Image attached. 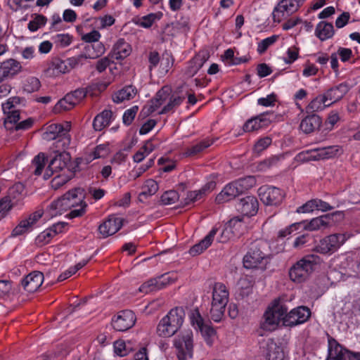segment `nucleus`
<instances>
[{
	"mask_svg": "<svg viewBox=\"0 0 360 360\" xmlns=\"http://www.w3.org/2000/svg\"><path fill=\"white\" fill-rule=\"evenodd\" d=\"M186 97V93L180 94L179 86L176 89L172 95L169 98V102L165 105L163 108L159 112V114H166L174 110L176 108L179 106Z\"/></svg>",
	"mask_w": 360,
	"mask_h": 360,
	"instance_id": "obj_29",
	"label": "nucleus"
},
{
	"mask_svg": "<svg viewBox=\"0 0 360 360\" xmlns=\"http://www.w3.org/2000/svg\"><path fill=\"white\" fill-rule=\"evenodd\" d=\"M44 282V274L37 271H32L25 276L21 281L25 290L28 292L37 291Z\"/></svg>",
	"mask_w": 360,
	"mask_h": 360,
	"instance_id": "obj_21",
	"label": "nucleus"
},
{
	"mask_svg": "<svg viewBox=\"0 0 360 360\" xmlns=\"http://www.w3.org/2000/svg\"><path fill=\"white\" fill-rule=\"evenodd\" d=\"M138 110H139V107L137 105H134V106H132L131 108L127 110L124 112V115L122 117V120H123V123L125 125L129 126L132 123V122L138 112Z\"/></svg>",
	"mask_w": 360,
	"mask_h": 360,
	"instance_id": "obj_57",
	"label": "nucleus"
},
{
	"mask_svg": "<svg viewBox=\"0 0 360 360\" xmlns=\"http://www.w3.org/2000/svg\"><path fill=\"white\" fill-rule=\"evenodd\" d=\"M179 195L174 190L165 191L160 197L161 204L163 205H169L174 204L179 200Z\"/></svg>",
	"mask_w": 360,
	"mask_h": 360,
	"instance_id": "obj_48",
	"label": "nucleus"
},
{
	"mask_svg": "<svg viewBox=\"0 0 360 360\" xmlns=\"http://www.w3.org/2000/svg\"><path fill=\"white\" fill-rule=\"evenodd\" d=\"M66 60H54L45 70V74L48 77H57L61 74L69 72Z\"/></svg>",
	"mask_w": 360,
	"mask_h": 360,
	"instance_id": "obj_30",
	"label": "nucleus"
},
{
	"mask_svg": "<svg viewBox=\"0 0 360 360\" xmlns=\"http://www.w3.org/2000/svg\"><path fill=\"white\" fill-rule=\"evenodd\" d=\"M338 151L335 146L317 148L299 153L296 156V160L301 162H309L329 159L334 157Z\"/></svg>",
	"mask_w": 360,
	"mask_h": 360,
	"instance_id": "obj_10",
	"label": "nucleus"
},
{
	"mask_svg": "<svg viewBox=\"0 0 360 360\" xmlns=\"http://www.w3.org/2000/svg\"><path fill=\"white\" fill-rule=\"evenodd\" d=\"M263 318L264 321L262 323V327L266 330L276 329L281 321L280 318L269 307L264 312Z\"/></svg>",
	"mask_w": 360,
	"mask_h": 360,
	"instance_id": "obj_35",
	"label": "nucleus"
},
{
	"mask_svg": "<svg viewBox=\"0 0 360 360\" xmlns=\"http://www.w3.org/2000/svg\"><path fill=\"white\" fill-rule=\"evenodd\" d=\"M184 311L181 307L172 309L159 322L157 326V334L160 337L169 338L174 335L181 327Z\"/></svg>",
	"mask_w": 360,
	"mask_h": 360,
	"instance_id": "obj_3",
	"label": "nucleus"
},
{
	"mask_svg": "<svg viewBox=\"0 0 360 360\" xmlns=\"http://www.w3.org/2000/svg\"><path fill=\"white\" fill-rule=\"evenodd\" d=\"M235 185L237 186L240 193L242 194L245 191L252 188L255 184L256 180L252 176H248L244 178H240L238 180L234 181Z\"/></svg>",
	"mask_w": 360,
	"mask_h": 360,
	"instance_id": "obj_44",
	"label": "nucleus"
},
{
	"mask_svg": "<svg viewBox=\"0 0 360 360\" xmlns=\"http://www.w3.org/2000/svg\"><path fill=\"white\" fill-rule=\"evenodd\" d=\"M229 292L222 283H215L212 288V300L210 309L211 319L215 322L222 319L229 302Z\"/></svg>",
	"mask_w": 360,
	"mask_h": 360,
	"instance_id": "obj_4",
	"label": "nucleus"
},
{
	"mask_svg": "<svg viewBox=\"0 0 360 360\" xmlns=\"http://www.w3.org/2000/svg\"><path fill=\"white\" fill-rule=\"evenodd\" d=\"M41 87L39 79L35 77H30L23 84V90L29 94L37 91Z\"/></svg>",
	"mask_w": 360,
	"mask_h": 360,
	"instance_id": "obj_47",
	"label": "nucleus"
},
{
	"mask_svg": "<svg viewBox=\"0 0 360 360\" xmlns=\"http://www.w3.org/2000/svg\"><path fill=\"white\" fill-rule=\"evenodd\" d=\"M30 229L29 222L23 219L13 229L11 236L17 237L21 236L28 232Z\"/></svg>",
	"mask_w": 360,
	"mask_h": 360,
	"instance_id": "obj_55",
	"label": "nucleus"
},
{
	"mask_svg": "<svg viewBox=\"0 0 360 360\" xmlns=\"http://www.w3.org/2000/svg\"><path fill=\"white\" fill-rule=\"evenodd\" d=\"M320 262V257L316 255H308L297 261L289 271L290 279L297 283L304 281Z\"/></svg>",
	"mask_w": 360,
	"mask_h": 360,
	"instance_id": "obj_5",
	"label": "nucleus"
},
{
	"mask_svg": "<svg viewBox=\"0 0 360 360\" xmlns=\"http://www.w3.org/2000/svg\"><path fill=\"white\" fill-rule=\"evenodd\" d=\"M332 221L333 219L330 214H324L312 219L304 228L311 231L326 229L330 226Z\"/></svg>",
	"mask_w": 360,
	"mask_h": 360,
	"instance_id": "obj_33",
	"label": "nucleus"
},
{
	"mask_svg": "<svg viewBox=\"0 0 360 360\" xmlns=\"http://www.w3.org/2000/svg\"><path fill=\"white\" fill-rule=\"evenodd\" d=\"M334 33L335 30L333 24L326 21H321L315 30V34L321 41H325L331 38Z\"/></svg>",
	"mask_w": 360,
	"mask_h": 360,
	"instance_id": "obj_34",
	"label": "nucleus"
},
{
	"mask_svg": "<svg viewBox=\"0 0 360 360\" xmlns=\"http://www.w3.org/2000/svg\"><path fill=\"white\" fill-rule=\"evenodd\" d=\"M276 95L272 93L267 95L266 97L259 98L257 99V104L264 107H273L276 102Z\"/></svg>",
	"mask_w": 360,
	"mask_h": 360,
	"instance_id": "obj_61",
	"label": "nucleus"
},
{
	"mask_svg": "<svg viewBox=\"0 0 360 360\" xmlns=\"http://www.w3.org/2000/svg\"><path fill=\"white\" fill-rule=\"evenodd\" d=\"M200 331L206 344L211 347L217 338V332L214 328L206 324L200 329Z\"/></svg>",
	"mask_w": 360,
	"mask_h": 360,
	"instance_id": "obj_43",
	"label": "nucleus"
},
{
	"mask_svg": "<svg viewBox=\"0 0 360 360\" xmlns=\"http://www.w3.org/2000/svg\"><path fill=\"white\" fill-rule=\"evenodd\" d=\"M47 18L43 15H36L35 18L28 23V29L31 32H36L40 27L44 26Z\"/></svg>",
	"mask_w": 360,
	"mask_h": 360,
	"instance_id": "obj_52",
	"label": "nucleus"
},
{
	"mask_svg": "<svg viewBox=\"0 0 360 360\" xmlns=\"http://www.w3.org/2000/svg\"><path fill=\"white\" fill-rule=\"evenodd\" d=\"M94 50V52L91 53H89L88 57L89 58H96L101 56L105 52V46L102 43H97L96 44L89 45L86 47V49L89 51L90 49Z\"/></svg>",
	"mask_w": 360,
	"mask_h": 360,
	"instance_id": "obj_60",
	"label": "nucleus"
},
{
	"mask_svg": "<svg viewBox=\"0 0 360 360\" xmlns=\"http://www.w3.org/2000/svg\"><path fill=\"white\" fill-rule=\"evenodd\" d=\"M238 188L233 181L227 184L223 190L216 196L215 201L218 204L224 203L240 195Z\"/></svg>",
	"mask_w": 360,
	"mask_h": 360,
	"instance_id": "obj_27",
	"label": "nucleus"
},
{
	"mask_svg": "<svg viewBox=\"0 0 360 360\" xmlns=\"http://www.w3.org/2000/svg\"><path fill=\"white\" fill-rule=\"evenodd\" d=\"M311 316L310 309L305 306H300L290 310L283 318L285 326L292 328L307 322Z\"/></svg>",
	"mask_w": 360,
	"mask_h": 360,
	"instance_id": "obj_13",
	"label": "nucleus"
},
{
	"mask_svg": "<svg viewBox=\"0 0 360 360\" xmlns=\"http://www.w3.org/2000/svg\"><path fill=\"white\" fill-rule=\"evenodd\" d=\"M278 35H272L269 37L262 39L258 43L257 51L259 54H262L268 49L269 46L275 44L278 39Z\"/></svg>",
	"mask_w": 360,
	"mask_h": 360,
	"instance_id": "obj_51",
	"label": "nucleus"
},
{
	"mask_svg": "<svg viewBox=\"0 0 360 360\" xmlns=\"http://www.w3.org/2000/svg\"><path fill=\"white\" fill-rule=\"evenodd\" d=\"M349 91V86L348 84L342 82L328 89L324 94L325 98L328 101H330L329 104L332 105L341 100Z\"/></svg>",
	"mask_w": 360,
	"mask_h": 360,
	"instance_id": "obj_24",
	"label": "nucleus"
},
{
	"mask_svg": "<svg viewBox=\"0 0 360 360\" xmlns=\"http://www.w3.org/2000/svg\"><path fill=\"white\" fill-rule=\"evenodd\" d=\"M262 354L266 360H284V352L272 339H268L262 347Z\"/></svg>",
	"mask_w": 360,
	"mask_h": 360,
	"instance_id": "obj_20",
	"label": "nucleus"
},
{
	"mask_svg": "<svg viewBox=\"0 0 360 360\" xmlns=\"http://www.w3.org/2000/svg\"><path fill=\"white\" fill-rule=\"evenodd\" d=\"M327 99L325 98V96L319 95L314 98L306 107V112L307 113H312L323 110L326 107H328L330 104H326Z\"/></svg>",
	"mask_w": 360,
	"mask_h": 360,
	"instance_id": "obj_39",
	"label": "nucleus"
},
{
	"mask_svg": "<svg viewBox=\"0 0 360 360\" xmlns=\"http://www.w3.org/2000/svg\"><path fill=\"white\" fill-rule=\"evenodd\" d=\"M22 70L20 62L15 59H8L4 61L0 67V82L6 78L13 77Z\"/></svg>",
	"mask_w": 360,
	"mask_h": 360,
	"instance_id": "obj_23",
	"label": "nucleus"
},
{
	"mask_svg": "<svg viewBox=\"0 0 360 360\" xmlns=\"http://www.w3.org/2000/svg\"><path fill=\"white\" fill-rule=\"evenodd\" d=\"M214 184L212 182H210L203 186L201 189L188 192L187 197L186 198V204H189L200 200L205 195L206 191L210 188L214 187Z\"/></svg>",
	"mask_w": 360,
	"mask_h": 360,
	"instance_id": "obj_40",
	"label": "nucleus"
},
{
	"mask_svg": "<svg viewBox=\"0 0 360 360\" xmlns=\"http://www.w3.org/2000/svg\"><path fill=\"white\" fill-rule=\"evenodd\" d=\"M131 52V45L124 39H119L109 54L113 60H123L129 56Z\"/></svg>",
	"mask_w": 360,
	"mask_h": 360,
	"instance_id": "obj_25",
	"label": "nucleus"
},
{
	"mask_svg": "<svg viewBox=\"0 0 360 360\" xmlns=\"http://www.w3.org/2000/svg\"><path fill=\"white\" fill-rule=\"evenodd\" d=\"M172 93V89L168 86H165L161 88L157 93L155 98L158 100L161 105L165 103L169 98Z\"/></svg>",
	"mask_w": 360,
	"mask_h": 360,
	"instance_id": "obj_59",
	"label": "nucleus"
},
{
	"mask_svg": "<svg viewBox=\"0 0 360 360\" xmlns=\"http://www.w3.org/2000/svg\"><path fill=\"white\" fill-rule=\"evenodd\" d=\"M258 195L260 200L268 206H278L284 198L283 191L277 187L268 185L261 186L258 189Z\"/></svg>",
	"mask_w": 360,
	"mask_h": 360,
	"instance_id": "obj_12",
	"label": "nucleus"
},
{
	"mask_svg": "<svg viewBox=\"0 0 360 360\" xmlns=\"http://www.w3.org/2000/svg\"><path fill=\"white\" fill-rule=\"evenodd\" d=\"M56 155L51 160L44 174L45 179H49L55 172H58L68 167V162L70 160V156L68 153H65V150L58 151L53 149Z\"/></svg>",
	"mask_w": 360,
	"mask_h": 360,
	"instance_id": "obj_15",
	"label": "nucleus"
},
{
	"mask_svg": "<svg viewBox=\"0 0 360 360\" xmlns=\"http://www.w3.org/2000/svg\"><path fill=\"white\" fill-rule=\"evenodd\" d=\"M70 129V125L68 123L65 127L61 124H51L46 127L42 134V139L46 141L55 140L53 144V149L58 151L65 150L71 141Z\"/></svg>",
	"mask_w": 360,
	"mask_h": 360,
	"instance_id": "obj_2",
	"label": "nucleus"
},
{
	"mask_svg": "<svg viewBox=\"0 0 360 360\" xmlns=\"http://www.w3.org/2000/svg\"><path fill=\"white\" fill-rule=\"evenodd\" d=\"M148 59L149 63L148 69L150 71L157 68L158 65L161 62L160 55L156 51H150Z\"/></svg>",
	"mask_w": 360,
	"mask_h": 360,
	"instance_id": "obj_64",
	"label": "nucleus"
},
{
	"mask_svg": "<svg viewBox=\"0 0 360 360\" xmlns=\"http://www.w3.org/2000/svg\"><path fill=\"white\" fill-rule=\"evenodd\" d=\"M52 40L56 47L63 49L70 45L72 37L69 34H58L52 37Z\"/></svg>",
	"mask_w": 360,
	"mask_h": 360,
	"instance_id": "obj_45",
	"label": "nucleus"
},
{
	"mask_svg": "<svg viewBox=\"0 0 360 360\" xmlns=\"http://www.w3.org/2000/svg\"><path fill=\"white\" fill-rule=\"evenodd\" d=\"M272 113L266 112L248 120L243 125V130L245 132L257 131L268 127L271 122Z\"/></svg>",
	"mask_w": 360,
	"mask_h": 360,
	"instance_id": "obj_17",
	"label": "nucleus"
},
{
	"mask_svg": "<svg viewBox=\"0 0 360 360\" xmlns=\"http://www.w3.org/2000/svg\"><path fill=\"white\" fill-rule=\"evenodd\" d=\"M122 224L123 219L122 218L110 215L99 226L98 231L103 238H107L117 233L122 228Z\"/></svg>",
	"mask_w": 360,
	"mask_h": 360,
	"instance_id": "obj_18",
	"label": "nucleus"
},
{
	"mask_svg": "<svg viewBox=\"0 0 360 360\" xmlns=\"http://www.w3.org/2000/svg\"><path fill=\"white\" fill-rule=\"evenodd\" d=\"M6 114H7V116L4 122V127L7 130L12 131L20 119V111L16 110H8Z\"/></svg>",
	"mask_w": 360,
	"mask_h": 360,
	"instance_id": "obj_41",
	"label": "nucleus"
},
{
	"mask_svg": "<svg viewBox=\"0 0 360 360\" xmlns=\"http://www.w3.org/2000/svg\"><path fill=\"white\" fill-rule=\"evenodd\" d=\"M214 143V140L213 139L209 137L204 139L191 147L186 148L184 152V155L186 157L195 156L202 153L205 149L212 146Z\"/></svg>",
	"mask_w": 360,
	"mask_h": 360,
	"instance_id": "obj_32",
	"label": "nucleus"
},
{
	"mask_svg": "<svg viewBox=\"0 0 360 360\" xmlns=\"http://www.w3.org/2000/svg\"><path fill=\"white\" fill-rule=\"evenodd\" d=\"M112 117V112L105 109L94 119L93 127L96 131H101L110 125Z\"/></svg>",
	"mask_w": 360,
	"mask_h": 360,
	"instance_id": "obj_31",
	"label": "nucleus"
},
{
	"mask_svg": "<svg viewBox=\"0 0 360 360\" xmlns=\"http://www.w3.org/2000/svg\"><path fill=\"white\" fill-rule=\"evenodd\" d=\"M265 243L256 241L252 243L243 257V266L245 269H263L269 262L267 254L262 249Z\"/></svg>",
	"mask_w": 360,
	"mask_h": 360,
	"instance_id": "obj_6",
	"label": "nucleus"
},
{
	"mask_svg": "<svg viewBox=\"0 0 360 360\" xmlns=\"http://www.w3.org/2000/svg\"><path fill=\"white\" fill-rule=\"evenodd\" d=\"M88 57V55L79 54L76 56L70 57L66 59L69 71L83 65Z\"/></svg>",
	"mask_w": 360,
	"mask_h": 360,
	"instance_id": "obj_49",
	"label": "nucleus"
},
{
	"mask_svg": "<svg viewBox=\"0 0 360 360\" xmlns=\"http://www.w3.org/2000/svg\"><path fill=\"white\" fill-rule=\"evenodd\" d=\"M271 142L272 139L269 136H266L259 139L255 144V152L257 153H260L261 152L266 149L271 144Z\"/></svg>",
	"mask_w": 360,
	"mask_h": 360,
	"instance_id": "obj_58",
	"label": "nucleus"
},
{
	"mask_svg": "<svg viewBox=\"0 0 360 360\" xmlns=\"http://www.w3.org/2000/svg\"><path fill=\"white\" fill-rule=\"evenodd\" d=\"M72 179V175L61 174L56 176L51 181L52 188L57 190Z\"/></svg>",
	"mask_w": 360,
	"mask_h": 360,
	"instance_id": "obj_53",
	"label": "nucleus"
},
{
	"mask_svg": "<svg viewBox=\"0 0 360 360\" xmlns=\"http://www.w3.org/2000/svg\"><path fill=\"white\" fill-rule=\"evenodd\" d=\"M46 162V157L44 153H39L37 155H36L32 162V165L35 167L33 173L36 176H39L41 174L44 166Z\"/></svg>",
	"mask_w": 360,
	"mask_h": 360,
	"instance_id": "obj_46",
	"label": "nucleus"
},
{
	"mask_svg": "<svg viewBox=\"0 0 360 360\" xmlns=\"http://www.w3.org/2000/svg\"><path fill=\"white\" fill-rule=\"evenodd\" d=\"M162 17V13L161 12L151 13L141 17L137 25L143 28H150L155 21L160 20Z\"/></svg>",
	"mask_w": 360,
	"mask_h": 360,
	"instance_id": "obj_42",
	"label": "nucleus"
},
{
	"mask_svg": "<svg viewBox=\"0 0 360 360\" xmlns=\"http://www.w3.org/2000/svg\"><path fill=\"white\" fill-rule=\"evenodd\" d=\"M55 236L53 234V232L49 228L46 230H44L43 232L39 233L38 236L37 237V242L39 243L40 245H46L48 244L51 238L54 237Z\"/></svg>",
	"mask_w": 360,
	"mask_h": 360,
	"instance_id": "obj_63",
	"label": "nucleus"
},
{
	"mask_svg": "<svg viewBox=\"0 0 360 360\" xmlns=\"http://www.w3.org/2000/svg\"><path fill=\"white\" fill-rule=\"evenodd\" d=\"M136 93L137 90L134 86H126L113 95L112 100L116 103H120L124 101L132 99Z\"/></svg>",
	"mask_w": 360,
	"mask_h": 360,
	"instance_id": "obj_37",
	"label": "nucleus"
},
{
	"mask_svg": "<svg viewBox=\"0 0 360 360\" xmlns=\"http://www.w3.org/2000/svg\"><path fill=\"white\" fill-rule=\"evenodd\" d=\"M352 236V234L349 233L330 234L321 239L314 250L320 254L330 255Z\"/></svg>",
	"mask_w": 360,
	"mask_h": 360,
	"instance_id": "obj_7",
	"label": "nucleus"
},
{
	"mask_svg": "<svg viewBox=\"0 0 360 360\" xmlns=\"http://www.w3.org/2000/svg\"><path fill=\"white\" fill-rule=\"evenodd\" d=\"M176 279L177 276L175 272H168L145 282L140 286L139 290L144 293H148L154 290H160L174 283Z\"/></svg>",
	"mask_w": 360,
	"mask_h": 360,
	"instance_id": "obj_11",
	"label": "nucleus"
},
{
	"mask_svg": "<svg viewBox=\"0 0 360 360\" xmlns=\"http://www.w3.org/2000/svg\"><path fill=\"white\" fill-rule=\"evenodd\" d=\"M242 226V220L240 217H234L230 219L225 225L222 230L220 236L218 238V242L225 243L229 240L232 239L238 233L236 231Z\"/></svg>",
	"mask_w": 360,
	"mask_h": 360,
	"instance_id": "obj_19",
	"label": "nucleus"
},
{
	"mask_svg": "<svg viewBox=\"0 0 360 360\" xmlns=\"http://www.w3.org/2000/svg\"><path fill=\"white\" fill-rule=\"evenodd\" d=\"M136 316L131 310L120 311L112 319V326L117 331L123 332L131 328L135 323Z\"/></svg>",
	"mask_w": 360,
	"mask_h": 360,
	"instance_id": "obj_16",
	"label": "nucleus"
},
{
	"mask_svg": "<svg viewBox=\"0 0 360 360\" xmlns=\"http://www.w3.org/2000/svg\"><path fill=\"white\" fill-rule=\"evenodd\" d=\"M178 360H188L193 357V334L191 329L182 330L174 339Z\"/></svg>",
	"mask_w": 360,
	"mask_h": 360,
	"instance_id": "obj_8",
	"label": "nucleus"
},
{
	"mask_svg": "<svg viewBox=\"0 0 360 360\" xmlns=\"http://www.w3.org/2000/svg\"><path fill=\"white\" fill-rule=\"evenodd\" d=\"M114 62V60L108 54L107 56L99 59L96 64V69L98 72H104L110 65Z\"/></svg>",
	"mask_w": 360,
	"mask_h": 360,
	"instance_id": "obj_62",
	"label": "nucleus"
},
{
	"mask_svg": "<svg viewBox=\"0 0 360 360\" xmlns=\"http://www.w3.org/2000/svg\"><path fill=\"white\" fill-rule=\"evenodd\" d=\"M300 49L295 46L290 47L286 51V56L283 58L285 64H292L299 58Z\"/></svg>",
	"mask_w": 360,
	"mask_h": 360,
	"instance_id": "obj_56",
	"label": "nucleus"
},
{
	"mask_svg": "<svg viewBox=\"0 0 360 360\" xmlns=\"http://www.w3.org/2000/svg\"><path fill=\"white\" fill-rule=\"evenodd\" d=\"M158 184L155 180L152 179L146 180L142 186V191L139 195V200L143 202L149 197L155 195L158 191Z\"/></svg>",
	"mask_w": 360,
	"mask_h": 360,
	"instance_id": "obj_36",
	"label": "nucleus"
},
{
	"mask_svg": "<svg viewBox=\"0 0 360 360\" xmlns=\"http://www.w3.org/2000/svg\"><path fill=\"white\" fill-rule=\"evenodd\" d=\"M304 0H281L273 11L274 22H280L285 16L295 13Z\"/></svg>",
	"mask_w": 360,
	"mask_h": 360,
	"instance_id": "obj_14",
	"label": "nucleus"
},
{
	"mask_svg": "<svg viewBox=\"0 0 360 360\" xmlns=\"http://www.w3.org/2000/svg\"><path fill=\"white\" fill-rule=\"evenodd\" d=\"M271 309L273 310L274 314H276L281 320L283 321V318L288 314V307L287 306L281 302L280 300H275L271 306L269 307Z\"/></svg>",
	"mask_w": 360,
	"mask_h": 360,
	"instance_id": "obj_50",
	"label": "nucleus"
},
{
	"mask_svg": "<svg viewBox=\"0 0 360 360\" xmlns=\"http://www.w3.org/2000/svg\"><path fill=\"white\" fill-rule=\"evenodd\" d=\"M259 203L257 199L252 195H247L241 198L238 205L237 209L245 216H254L258 211Z\"/></svg>",
	"mask_w": 360,
	"mask_h": 360,
	"instance_id": "obj_22",
	"label": "nucleus"
},
{
	"mask_svg": "<svg viewBox=\"0 0 360 360\" xmlns=\"http://www.w3.org/2000/svg\"><path fill=\"white\" fill-rule=\"evenodd\" d=\"M321 124V117L316 114H311L306 116L301 121L300 129L305 134H310L319 129Z\"/></svg>",
	"mask_w": 360,
	"mask_h": 360,
	"instance_id": "obj_28",
	"label": "nucleus"
},
{
	"mask_svg": "<svg viewBox=\"0 0 360 360\" xmlns=\"http://www.w3.org/2000/svg\"><path fill=\"white\" fill-rule=\"evenodd\" d=\"M218 231V228L214 226L209 233L201 240L198 244H195L189 250V253L192 256H196L202 253L205 250L210 247Z\"/></svg>",
	"mask_w": 360,
	"mask_h": 360,
	"instance_id": "obj_26",
	"label": "nucleus"
},
{
	"mask_svg": "<svg viewBox=\"0 0 360 360\" xmlns=\"http://www.w3.org/2000/svg\"><path fill=\"white\" fill-rule=\"evenodd\" d=\"M82 191L75 188L65 193L62 197L53 201L47 207L46 212L51 217L61 215L72 208L77 207L82 202Z\"/></svg>",
	"mask_w": 360,
	"mask_h": 360,
	"instance_id": "obj_1",
	"label": "nucleus"
},
{
	"mask_svg": "<svg viewBox=\"0 0 360 360\" xmlns=\"http://www.w3.org/2000/svg\"><path fill=\"white\" fill-rule=\"evenodd\" d=\"M78 103L70 93L67 94L64 98L60 99L53 107L54 113H60L63 110H70Z\"/></svg>",
	"mask_w": 360,
	"mask_h": 360,
	"instance_id": "obj_38",
	"label": "nucleus"
},
{
	"mask_svg": "<svg viewBox=\"0 0 360 360\" xmlns=\"http://www.w3.org/2000/svg\"><path fill=\"white\" fill-rule=\"evenodd\" d=\"M326 360H360V352H352L334 338L328 339V354Z\"/></svg>",
	"mask_w": 360,
	"mask_h": 360,
	"instance_id": "obj_9",
	"label": "nucleus"
},
{
	"mask_svg": "<svg viewBox=\"0 0 360 360\" xmlns=\"http://www.w3.org/2000/svg\"><path fill=\"white\" fill-rule=\"evenodd\" d=\"M161 106V103H159L156 98H152L141 110V113L146 116H148Z\"/></svg>",
	"mask_w": 360,
	"mask_h": 360,
	"instance_id": "obj_54",
	"label": "nucleus"
}]
</instances>
